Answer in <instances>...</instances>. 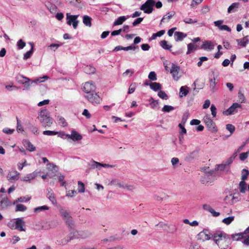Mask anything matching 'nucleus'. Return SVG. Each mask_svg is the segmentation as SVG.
I'll use <instances>...</instances> for the list:
<instances>
[{
    "label": "nucleus",
    "instance_id": "nucleus-1",
    "mask_svg": "<svg viewBox=\"0 0 249 249\" xmlns=\"http://www.w3.org/2000/svg\"><path fill=\"white\" fill-rule=\"evenodd\" d=\"M212 238L214 243L220 249H227L230 245L228 235L223 231H217L213 234Z\"/></svg>",
    "mask_w": 249,
    "mask_h": 249
},
{
    "label": "nucleus",
    "instance_id": "nucleus-2",
    "mask_svg": "<svg viewBox=\"0 0 249 249\" xmlns=\"http://www.w3.org/2000/svg\"><path fill=\"white\" fill-rule=\"evenodd\" d=\"M37 119L44 127L50 126L53 123V120L50 117V112L47 109L41 110L39 112Z\"/></svg>",
    "mask_w": 249,
    "mask_h": 249
},
{
    "label": "nucleus",
    "instance_id": "nucleus-3",
    "mask_svg": "<svg viewBox=\"0 0 249 249\" xmlns=\"http://www.w3.org/2000/svg\"><path fill=\"white\" fill-rule=\"evenodd\" d=\"M8 226L11 229L17 230L19 231H26L25 222L23 217L18 218L10 221Z\"/></svg>",
    "mask_w": 249,
    "mask_h": 249
},
{
    "label": "nucleus",
    "instance_id": "nucleus-4",
    "mask_svg": "<svg viewBox=\"0 0 249 249\" xmlns=\"http://www.w3.org/2000/svg\"><path fill=\"white\" fill-rule=\"evenodd\" d=\"M90 235V233L87 231H75L72 233H71L70 235L64 239L61 243L63 245L66 244L69 242L71 241L72 239L74 238H86L89 237Z\"/></svg>",
    "mask_w": 249,
    "mask_h": 249
},
{
    "label": "nucleus",
    "instance_id": "nucleus-5",
    "mask_svg": "<svg viewBox=\"0 0 249 249\" xmlns=\"http://www.w3.org/2000/svg\"><path fill=\"white\" fill-rule=\"evenodd\" d=\"M59 212L66 224L69 227L72 228L74 226V222L70 212L63 209H60Z\"/></svg>",
    "mask_w": 249,
    "mask_h": 249
},
{
    "label": "nucleus",
    "instance_id": "nucleus-6",
    "mask_svg": "<svg viewBox=\"0 0 249 249\" xmlns=\"http://www.w3.org/2000/svg\"><path fill=\"white\" fill-rule=\"evenodd\" d=\"M203 121L210 131L213 132L217 131V129L215 127V124L213 122L209 115H206L203 117Z\"/></svg>",
    "mask_w": 249,
    "mask_h": 249
},
{
    "label": "nucleus",
    "instance_id": "nucleus-7",
    "mask_svg": "<svg viewBox=\"0 0 249 249\" xmlns=\"http://www.w3.org/2000/svg\"><path fill=\"white\" fill-rule=\"evenodd\" d=\"M79 17V15H71L70 13H67L66 14V20L67 23L69 25H71L72 24L73 28L74 29H76L78 24V20H77V18Z\"/></svg>",
    "mask_w": 249,
    "mask_h": 249
},
{
    "label": "nucleus",
    "instance_id": "nucleus-8",
    "mask_svg": "<svg viewBox=\"0 0 249 249\" xmlns=\"http://www.w3.org/2000/svg\"><path fill=\"white\" fill-rule=\"evenodd\" d=\"M154 4V0H147L142 5L140 9L143 11L145 13L150 14L153 11V7Z\"/></svg>",
    "mask_w": 249,
    "mask_h": 249
},
{
    "label": "nucleus",
    "instance_id": "nucleus-9",
    "mask_svg": "<svg viewBox=\"0 0 249 249\" xmlns=\"http://www.w3.org/2000/svg\"><path fill=\"white\" fill-rule=\"evenodd\" d=\"M85 96L89 101L93 104H99L102 100L101 97L95 92L89 93Z\"/></svg>",
    "mask_w": 249,
    "mask_h": 249
},
{
    "label": "nucleus",
    "instance_id": "nucleus-10",
    "mask_svg": "<svg viewBox=\"0 0 249 249\" xmlns=\"http://www.w3.org/2000/svg\"><path fill=\"white\" fill-rule=\"evenodd\" d=\"M241 107L240 104L237 103H233L228 109L223 111V113L226 116L234 114L237 112V109L240 108Z\"/></svg>",
    "mask_w": 249,
    "mask_h": 249
},
{
    "label": "nucleus",
    "instance_id": "nucleus-11",
    "mask_svg": "<svg viewBox=\"0 0 249 249\" xmlns=\"http://www.w3.org/2000/svg\"><path fill=\"white\" fill-rule=\"evenodd\" d=\"M89 165L90 166L91 168L93 169H98L100 170L101 167L105 168H113L115 167V165H111L109 164L106 163H102L97 161H96L94 160H92L90 163H89Z\"/></svg>",
    "mask_w": 249,
    "mask_h": 249
},
{
    "label": "nucleus",
    "instance_id": "nucleus-12",
    "mask_svg": "<svg viewBox=\"0 0 249 249\" xmlns=\"http://www.w3.org/2000/svg\"><path fill=\"white\" fill-rule=\"evenodd\" d=\"M63 135H65L66 138L68 139H71L73 141H80L83 138L82 136L74 130H72L71 131V133L70 134L63 133Z\"/></svg>",
    "mask_w": 249,
    "mask_h": 249
},
{
    "label": "nucleus",
    "instance_id": "nucleus-13",
    "mask_svg": "<svg viewBox=\"0 0 249 249\" xmlns=\"http://www.w3.org/2000/svg\"><path fill=\"white\" fill-rule=\"evenodd\" d=\"M179 67L174 64H172L171 68L170 70V73H171L173 78L174 80L178 81L180 77V75L179 74Z\"/></svg>",
    "mask_w": 249,
    "mask_h": 249
},
{
    "label": "nucleus",
    "instance_id": "nucleus-14",
    "mask_svg": "<svg viewBox=\"0 0 249 249\" xmlns=\"http://www.w3.org/2000/svg\"><path fill=\"white\" fill-rule=\"evenodd\" d=\"M83 89L87 94H88L95 92L96 87L92 82H87L84 84Z\"/></svg>",
    "mask_w": 249,
    "mask_h": 249
},
{
    "label": "nucleus",
    "instance_id": "nucleus-15",
    "mask_svg": "<svg viewBox=\"0 0 249 249\" xmlns=\"http://www.w3.org/2000/svg\"><path fill=\"white\" fill-rule=\"evenodd\" d=\"M10 205V201L7 196L0 195V210H5Z\"/></svg>",
    "mask_w": 249,
    "mask_h": 249
},
{
    "label": "nucleus",
    "instance_id": "nucleus-16",
    "mask_svg": "<svg viewBox=\"0 0 249 249\" xmlns=\"http://www.w3.org/2000/svg\"><path fill=\"white\" fill-rule=\"evenodd\" d=\"M213 234L210 233L206 231H203L198 234V239L203 242L208 240L212 238Z\"/></svg>",
    "mask_w": 249,
    "mask_h": 249
},
{
    "label": "nucleus",
    "instance_id": "nucleus-17",
    "mask_svg": "<svg viewBox=\"0 0 249 249\" xmlns=\"http://www.w3.org/2000/svg\"><path fill=\"white\" fill-rule=\"evenodd\" d=\"M225 201L226 202L230 205H233L237 202L239 200L238 196H235V194H230L227 196L225 198Z\"/></svg>",
    "mask_w": 249,
    "mask_h": 249
},
{
    "label": "nucleus",
    "instance_id": "nucleus-18",
    "mask_svg": "<svg viewBox=\"0 0 249 249\" xmlns=\"http://www.w3.org/2000/svg\"><path fill=\"white\" fill-rule=\"evenodd\" d=\"M47 197L50 200V201L53 205H56L57 201L54 196V194L53 190L51 188H48L47 190Z\"/></svg>",
    "mask_w": 249,
    "mask_h": 249
},
{
    "label": "nucleus",
    "instance_id": "nucleus-19",
    "mask_svg": "<svg viewBox=\"0 0 249 249\" xmlns=\"http://www.w3.org/2000/svg\"><path fill=\"white\" fill-rule=\"evenodd\" d=\"M19 173L16 170L11 171L7 175V178L9 180H17L19 178Z\"/></svg>",
    "mask_w": 249,
    "mask_h": 249
},
{
    "label": "nucleus",
    "instance_id": "nucleus-20",
    "mask_svg": "<svg viewBox=\"0 0 249 249\" xmlns=\"http://www.w3.org/2000/svg\"><path fill=\"white\" fill-rule=\"evenodd\" d=\"M22 143L26 150L30 152H33L36 150V147L29 141L24 140L23 141Z\"/></svg>",
    "mask_w": 249,
    "mask_h": 249
},
{
    "label": "nucleus",
    "instance_id": "nucleus-21",
    "mask_svg": "<svg viewBox=\"0 0 249 249\" xmlns=\"http://www.w3.org/2000/svg\"><path fill=\"white\" fill-rule=\"evenodd\" d=\"M187 36V34L181 32H176L174 33V37L177 42L182 41Z\"/></svg>",
    "mask_w": 249,
    "mask_h": 249
},
{
    "label": "nucleus",
    "instance_id": "nucleus-22",
    "mask_svg": "<svg viewBox=\"0 0 249 249\" xmlns=\"http://www.w3.org/2000/svg\"><path fill=\"white\" fill-rule=\"evenodd\" d=\"M117 186H118L120 188L125 189L129 191H132L135 188L134 185L127 184L123 182H120L119 183L117 184Z\"/></svg>",
    "mask_w": 249,
    "mask_h": 249
},
{
    "label": "nucleus",
    "instance_id": "nucleus-23",
    "mask_svg": "<svg viewBox=\"0 0 249 249\" xmlns=\"http://www.w3.org/2000/svg\"><path fill=\"white\" fill-rule=\"evenodd\" d=\"M175 15V12L174 11H171L170 12L168 13L167 14L164 15L160 21V24L162 22H167L169 21V20Z\"/></svg>",
    "mask_w": 249,
    "mask_h": 249
},
{
    "label": "nucleus",
    "instance_id": "nucleus-24",
    "mask_svg": "<svg viewBox=\"0 0 249 249\" xmlns=\"http://www.w3.org/2000/svg\"><path fill=\"white\" fill-rule=\"evenodd\" d=\"M198 48V46L195 43H189L187 45V54H189L195 51Z\"/></svg>",
    "mask_w": 249,
    "mask_h": 249
},
{
    "label": "nucleus",
    "instance_id": "nucleus-25",
    "mask_svg": "<svg viewBox=\"0 0 249 249\" xmlns=\"http://www.w3.org/2000/svg\"><path fill=\"white\" fill-rule=\"evenodd\" d=\"M201 48L204 50H212L213 49L214 45L212 42L206 41L203 43Z\"/></svg>",
    "mask_w": 249,
    "mask_h": 249
},
{
    "label": "nucleus",
    "instance_id": "nucleus-26",
    "mask_svg": "<svg viewBox=\"0 0 249 249\" xmlns=\"http://www.w3.org/2000/svg\"><path fill=\"white\" fill-rule=\"evenodd\" d=\"M84 71L85 73L90 74L95 73V68L90 65H87L84 68Z\"/></svg>",
    "mask_w": 249,
    "mask_h": 249
},
{
    "label": "nucleus",
    "instance_id": "nucleus-27",
    "mask_svg": "<svg viewBox=\"0 0 249 249\" xmlns=\"http://www.w3.org/2000/svg\"><path fill=\"white\" fill-rule=\"evenodd\" d=\"M91 18L87 15L83 17V22L87 26L90 27L91 26Z\"/></svg>",
    "mask_w": 249,
    "mask_h": 249
},
{
    "label": "nucleus",
    "instance_id": "nucleus-28",
    "mask_svg": "<svg viewBox=\"0 0 249 249\" xmlns=\"http://www.w3.org/2000/svg\"><path fill=\"white\" fill-rule=\"evenodd\" d=\"M127 19V18L125 16H121L116 19L113 22V26L121 25Z\"/></svg>",
    "mask_w": 249,
    "mask_h": 249
},
{
    "label": "nucleus",
    "instance_id": "nucleus-29",
    "mask_svg": "<svg viewBox=\"0 0 249 249\" xmlns=\"http://www.w3.org/2000/svg\"><path fill=\"white\" fill-rule=\"evenodd\" d=\"M149 86L150 88L154 91L160 90L161 89V85L159 83H150Z\"/></svg>",
    "mask_w": 249,
    "mask_h": 249
},
{
    "label": "nucleus",
    "instance_id": "nucleus-30",
    "mask_svg": "<svg viewBox=\"0 0 249 249\" xmlns=\"http://www.w3.org/2000/svg\"><path fill=\"white\" fill-rule=\"evenodd\" d=\"M19 77H21L26 80L25 82H20V83L22 84H24L25 87L27 89L29 88L30 86H31V85L33 83H32V81L31 83L30 82V79L29 78L22 75H19L17 78H18Z\"/></svg>",
    "mask_w": 249,
    "mask_h": 249
},
{
    "label": "nucleus",
    "instance_id": "nucleus-31",
    "mask_svg": "<svg viewBox=\"0 0 249 249\" xmlns=\"http://www.w3.org/2000/svg\"><path fill=\"white\" fill-rule=\"evenodd\" d=\"M188 87L186 86H182L180 88L179 91V97H182L183 96H186L189 93V90L188 89Z\"/></svg>",
    "mask_w": 249,
    "mask_h": 249
},
{
    "label": "nucleus",
    "instance_id": "nucleus-32",
    "mask_svg": "<svg viewBox=\"0 0 249 249\" xmlns=\"http://www.w3.org/2000/svg\"><path fill=\"white\" fill-rule=\"evenodd\" d=\"M36 176V173L33 172V173L28 174L26 176L22 178V180L24 181H30L31 180L34 179Z\"/></svg>",
    "mask_w": 249,
    "mask_h": 249
},
{
    "label": "nucleus",
    "instance_id": "nucleus-33",
    "mask_svg": "<svg viewBox=\"0 0 249 249\" xmlns=\"http://www.w3.org/2000/svg\"><path fill=\"white\" fill-rule=\"evenodd\" d=\"M239 3L238 2L233 3L230 5L228 9V13H231L232 12H234L239 7Z\"/></svg>",
    "mask_w": 249,
    "mask_h": 249
},
{
    "label": "nucleus",
    "instance_id": "nucleus-34",
    "mask_svg": "<svg viewBox=\"0 0 249 249\" xmlns=\"http://www.w3.org/2000/svg\"><path fill=\"white\" fill-rule=\"evenodd\" d=\"M160 45L161 47L165 50H171L172 48V45L169 44L168 42L165 40H161L160 42Z\"/></svg>",
    "mask_w": 249,
    "mask_h": 249
},
{
    "label": "nucleus",
    "instance_id": "nucleus-35",
    "mask_svg": "<svg viewBox=\"0 0 249 249\" xmlns=\"http://www.w3.org/2000/svg\"><path fill=\"white\" fill-rule=\"evenodd\" d=\"M249 40L248 38V36H246L245 37H244L243 38L241 39H237V42H238V44L243 46L245 47L247 45V44L248 43Z\"/></svg>",
    "mask_w": 249,
    "mask_h": 249
},
{
    "label": "nucleus",
    "instance_id": "nucleus-36",
    "mask_svg": "<svg viewBox=\"0 0 249 249\" xmlns=\"http://www.w3.org/2000/svg\"><path fill=\"white\" fill-rule=\"evenodd\" d=\"M49 77L47 75H44L41 77H38L35 79L34 80L32 81V83H35V84H37L39 83L43 82L46 80L49 79Z\"/></svg>",
    "mask_w": 249,
    "mask_h": 249
},
{
    "label": "nucleus",
    "instance_id": "nucleus-37",
    "mask_svg": "<svg viewBox=\"0 0 249 249\" xmlns=\"http://www.w3.org/2000/svg\"><path fill=\"white\" fill-rule=\"evenodd\" d=\"M31 46V49L30 51L27 52L24 54V56H23V59L24 60H26L28 58H29L32 54L33 53V48H34V44L33 43H30Z\"/></svg>",
    "mask_w": 249,
    "mask_h": 249
},
{
    "label": "nucleus",
    "instance_id": "nucleus-38",
    "mask_svg": "<svg viewBox=\"0 0 249 249\" xmlns=\"http://www.w3.org/2000/svg\"><path fill=\"white\" fill-rule=\"evenodd\" d=\"M165 33V31L162 30L156 33L153 34L150 38V40L156 39L157 37H160Z\"/></svg>",
    "mask_w": 249,
    "mask_h": 249
},
{
    "label": "nucleus",
    "instance_id": "nucleus-39",
    "mask_svg": "<svg viewBox=\"0 0 249 249\" xmlns=\"http://www.w3.org/2000/svg\"><path fill=\"white\" fill-rule=\"evenodd\" d=\"M231 237L233 240L236 241H238L244 237V233H238L236 234H233L231 235Z\"/></svg>",
    "mask_w": 249,
    "mask_h": 249
},
{
    "label": "nucleus",
    "instance_id": "nucleus-40",
    "mask_svg": "<svg viewBox=\"0 0 249 249\" xmlns=\"http://www.w3.org/2000/svg\"><path fill=\"white\" fill-rule=\"evenodd\" d=\"M177 227L175 225H169L166 231L169 233H174L177 231Z\"/></svg>",
    "mask_w": 249,
    "mask_h": 249
},
{
    "label": "nucleus",
    "instance_id": "nucleus-41",
    "mask_svg": "<svg viewBox=\"0 0 249 249\" xmlns=\"http://www.w3.org/2000/svg\"><path fill=\"white\" fill-rule=\"evenodd\" d=\"M27 207L23 204H17L16 206V212H24L26 211Z\"/></svg>",
    "mask_w": 249,
    "mask_h": 249
},
{
    "label": "nucleus",
    "instance_id": "nucleus-42",
    "mask_svg": "<svg viewBox=\"0 0 249 249\" xmlns=\"http://www.w3.org/2000/svg\"><path fill=\"white\" fill-rule=\"evenodd\" d=\"M49 209V207L46 205L36 207L34 209V212L35 213H38L41 211L48 210Z\"/></svg>",
    "mask_w": 249,
    "mask_h": 249
},
{
    "label": "nucleus",
    "instance_id": "nucleus-43",
    "mask_svg": "<svg viewBox=\"0 0 249 249\" xmlns=\"http://www.w3.org/2000/svg\"><path fill=\"white\" fill-rule=\"evenodd\" d=\"M239 189H240V192L241 193H245L246 190V183L244 181V180H243L240 181L239 183Z\"/></svg>",
    "mask_w": 249,
    "mask_h": 249
},
{
    "label": "nucleus",
    "instance_id": "nucleus-44",
    "mask_svg": "<svg viewBox=\"0 0 249 249\" xmlns=\"http://www.w3.org/2000/svg\"><path fill=\"white\" fill-rule=\"evenodd\" d=\"M31 199L30 196L25 197V196H21L18 198L14 202V204L17 203L18 202H25L30 200Z\"/></svg>",
    "mask_w": 249,
    "mask_h": 249
},
{
    "label": "nucleus",
    "instance_id": "nucleus-45",
    "mask_svg": "<svg viewBox=\"0 0 249 249\" xmlns=\"http://www.w3.org/2000/svg\"><path fill=\"white\" fill-rule=\"evenodd\" d=\"M158 95L159 97L163 100H167L168 99V96L163 91L160 90L159 91Z\"/></svg>",
    "mask_w": 249,
    "mask_h": 249
},
{
    "label": "nucleus",
    "instance_id": "nucleus-46",
    "mask_svg": "<svg viewBox=\"0 0 249 249\" xmlns=\"http://www.w3.org/2000/svg\"><path fill=\"white\" fill-rule=\"evenodd\" d=\"M150 105L153 109L158 110L160 108L159 102L158 100L150 103Z\"/></svg>",
    "mask_w": 249,
    "mask_h": 249
},
{
    "label": "nucleus",
    "instance_id": "nucleus-47",
    "mask_svg": "<svg viewBox=\"0 0 249 249\" xmlns=\"http://www.w3.org/2000/svg\"><path fill=\"white\" fill-rule=\"evenodd\" d=\"M168 225H169V224H168L167 223H164L162 222H160L158 224L156 225V226L162 229L164 231H166V230H167Z\"/></svg>",
    "mask_w": 249,
    "mask_h": 249
},
{
    "label": "nucleus",
    "instance_id": "nucleus-48",
    "mask_svg": "<svg viewBox=\"0 0 249 249\" xmlns=\"http://www.w3.org/2000/svg\"><path fill=\"white\" fill-rule=\"evenodd\" d=\"M183 21L186 24H193L196 23L197 22L196 19H193L189 18H186L183 19Z\"/></svg>",
    "mask_w": 249,
    "mask_h": 249
},
{
    "label": "nucleus",
    "instance_id": "nucleus-49",
    "mask_svg": "<svg viewBox=\"0 0 249 249\" xmlns=\"http://www.w3.org/2000/svg\"><path fill=\"white\" fill-rule=\"evenodd\" d=\"M174 107L171 106L165 105L162 108V111L164 112H169L174 109Z\"/></svg>",
    "mask_w": 249,
    "mask_h": 249
},
{
    "label": "nucleus",
    "instance_id": "nucleus-50",
    "mask_svg": "<svg viewBox=\"0 0 249 249\" xmlns=\"http://www.w3.org/2000/svg\"><path fill=\"white\" fill-rule=\"evenodd\" d=\"M60 44L52 43L48 47V48L50 49L51 51L55 52L60 46Z\"/></svg>",
    "mask_w": 249,
    "mask_h": 249
},
{
    "label": "nucleus",
    "instance_id": "nucleus-51",
    "mask_svg": "<svg viewBox=\"0 0 249 249\" xmlns=\"http://www.w3.org/2000/svg\"><path fill=\"white\" fill-rule=\"evenodd\" d=\"M234 220V216H230L227 218H224L222 220V222L227 224L229 225L231 224L232 221Z\"/></svg>",
    "mask_w": 249,
    "mask_h": 249
},
{
    "label": "nucleus",
    "instance_id": "nucleus-52",
    "mask_svg": "<svg viewBox=\"0 0 249 249\" xmlns=\"http://www.w3.org/2000/svg\"><path fill=\"white\" fill-rule=\"evenodd\" d=\"M78 191L79 193H83L85 191V186L83 182L79 181L78 182Z\"/></svg>",
    "mask_w": 249,
    "mask_h": 249
},
{
    "label": "nucleus",
    "instance_id": "nucleus-53",
    "mask_svg": "<svg viewBox=\"0 0 249 249\" xmlns=\"http://www.w3.org/2000/svg\"><path fill=\"white\" fill-rule=\"evenodd\" d=\"M197 153V152L196 151H194L192 152H191L187 157H186V160H190L192 159H194Z\"/></svg>",
    "mask_w": 249,
    "mask_h": 249
},
{
    "label": "nucleus",
    "instance_id": "nucleus-54",
    "mask_svg": "<svg viewBox=\"0 0 249 249\" xmlns=\"http://www.w3.org/2000/svg\"><path fill=\"white\" fill-rule=\"evenodd\" d=\"M249 172L248 170L244 169L242 171V177L241 179L243 180H244L247 179L248 176H249Z\"/></svg>",
    "mask_w": 249,
    "mask_h": 249
},
{
    "label": "nucleus",
    "instance_id": "nucleus-55",
    "mask_svg": "<svg viewBox=\"0 0 249 249\" xmlns=\"http://www.w3.org/2000/svg\"><path fill=\"white\" fill-rule=\"evenodd\" d=\"M26 43L22 39H19L17 45L19 49H22L25 46Z\"/></svg>",
    "mask_w": 249,
    "mask_h": 249
},
{
    "label": "nucleus",
    "instance_id": "nucleus-56",
    "mask_svg": "<svg viewBox=\"0 0 249 249\" xmlns=\"http://www.w3.org/2000/svg\"><path fill=\"white\" fill-rule=\"evenodd\" d=\"M184 124H178V127H179V129H180V131H179L180 135H182L183 134L186 133V130L184 126Z\"/></svg>",
    "mask_w": 249,
    "mask_h": 249
},
{
    "label": "nucleus",
    "instance_id": "nucleus-57",
    "mask_svg": "<svg viewBox=\"0 0 249 249\" xmlns=\"http://www.w3.org/2000/svg\"><path fill=\"white\" fill-rule=\"evenodd\" d=\"M226 129L230 132L231 135L235 131V127L231 124H228L226 125Z\"/></svg>",
    "mask_w": 249,
    "mask_h": 249
},
{
    "label": "nucleus",
    "instance_id": "nucleus-58",
    "mask_svg": "<svg viewBox=\"0 0 249 249\" xmlns=\"http://www.w3.org/2000/svg\"><path fill=\"white\" fill-rule=\"evenodd\" d=\"M148 78L152 81L157 80V75L154 71H151L148 75Z\"/></svg>",
    "mask_w": 249,
    "mask_h": 249
},
{
    "label": "nucleus",
    "instance_id": "nucleus-59",
    "mask_svg": "<svg viewBox=\"0 0 249 249\" xmlns=\"http://www.w3.org/2000/svg\"><path fill=\"white\" fill-rule=\"evenodd\" d=\"M211 111L212 113V115L213 118H215L216 116V108L215 106L213 105H212L211 106Z\"/></svg>",
    "mask_w": 249,
    "mask_h": 249
},
{
    "label": "nucleus",
    "instance_id": "nucleus-60",
    "mask_svg": "<svg viewBox=\"0 0 249 249\" xmlns=\"http://www.w3.org/2000/svg\"><path fill=\"white\" fill-rule=\"evenodd\" d=\"M58 123L63 126H66L67 125L66 120L62 117H59Z\"/></svg>",
    "mask_w": 249,
    "mask_h": 249
},
{
    "label": "nucleus",
    "instance_id": "nucleus-61",
    "mask_svg": "<svg viewBox=\"0 0 249 249\" xmlns=\"http://www.w3.org/2000/svg\"><path fill=\"white\" fill-rule=\"evenodd\" d=\"M43 134L45 135L52 136L57 134V132L53 131L45 130L43 132Z\"/></svg>",
    "mask_w": 249,
    "mask_h": 249
},
{
    "label": "nucleus",
    "instance_id": "nucleus-62",
    "mask_svg": "<svg viewBox=\"0 0 249 249\" xmlns=\"http://www.w3.org/2000/svg\"><path fill=\"white\" fill-rule=\"evenodd\" d=\"M48 168L51 170L54 173L57 172L58 170L57 167L53 163L49 164Z\"/></svg>",
    "mask_w": 249,
    "mask_h": 249
},
{
    "label": "nucleus",
    "instance_id": "nucleus-63",
    "mask_svg": "<svg viewBox=\"0 0 249 249\" xmlns=\"http://www.w3.org/2000/svg\"><path fill=\"white\" fill-rule=\"evenodd\" d=\"M249 156V154H248V152H244L240 154L239 158L241 160H246L248 157Z\"/></svg>",
    "mask_w": 249,
    "mask_h": 249
},
{
    "label": "nucleus",
    "instance_id": "nucleus-64",
    "mask_svg": "<svg viewBox=\"0 0 249 249\" xmlns=\"http://www.w3.org/2000/svg\"><path fill=\"white\" fill-rule=\"evenodd\" d=\"M143 18H138L137 19H136L132 23V25L133 26H136L138 24L141 23V22L143 20Z\"/></svg>",
    "mask_w": 249,
    "mask_h": 249
}]
</instances>
